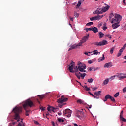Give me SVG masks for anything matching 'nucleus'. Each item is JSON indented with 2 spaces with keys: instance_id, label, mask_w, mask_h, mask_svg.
Returning <instances> with one entry per match:
<instances>
[{
  "instance_id": "36",
  "label": "nucleus",
  "mask_w": 126,
  "mask_h": 126,
  "mask_svg": "<svg viewBox=\"0 0 126 126\" xmlns=\"http://www.w3.org/2000/svg\"><path fill=\"white\" fill-rule=\"evenodd\" d=\"M115 48H116L115 46H113L111 48V50H110V53L111 54H113V53H114V50L115 49Z\"/></svg>"
},
{
  "instance_id": "56",
  "label": "nucleus",
  "mask_w": 126,
  "mask_h": 126,
  "mask_svg": "<svg viewBox=\"0 0 126 126\" xmlns=\"http://www.w3.org/2000/svg\"><path fill=\"white\" fill-rule=\"evenodd\" d=\"M107 28H107V27L104 26V27H103V30H104V31H105V30H107Z\"/></svg>"
},
{
  "instance_id": "8",
  "label": "nucleus",
  "mask_w": 126,
  "mask_h": 126,
  "mask_svg": "<svg viewBox=\"0 0 126 126\" xmlns=\"http://www.w3.org/2000/svg\"><path fill=\"white\" fill-rule=\"evenodd\" d=\"M74 63H75L74 62H73V61H72L70 63V66H69L68 68V69L70 72H71L72 73H74V70H73V69L74 68V65H75Z\"/></svg>"
},
{
  "instance_id": "35",
  "label": "nucleus",
  "mask_w": 126,
  "mask_h": 126,
  "mask_svg": "<svg viewBox=\"0 0 126 126\" xmlns=\"http://www.w3.org/2000/svg\"><path fill=\"white\" fill-rule=\"evenodd\" d=\"M91 25H93V22H89L86 24L87 26H90Z\"/></svg>"
},
{
  "instance_id": "17",
  "label": "nucleus",
  "mask_w": 126,
  "mask_h": 126,
  "mask_svg": "<svg viewBox=\"0 0 126 126\" xmlns=\"http://www.w3.org/2000/svg\"><path fill=\"white\" fill-rule=\"evenodd\" d=\"M92 31H93L94 34L98 33V28L94 27V28H92Z\"/></svg>"
},
{
  "instance_id": "33",
  "label": "nucleus",
  "mask_w": 126,
  "mask_h": 126,
  "mask_svg": "<svg viewBox=\"0 0 126 126\" xmlns=\"http://www.w3.org/2000/svg\"><path fill=\"white\" fill-rule=\"evenodd\" d=\"M83 87L85 88V90H86V91H89L90 90V88H88V87H87V86L86 85L83 86Z\"/></svg>"
},
{
  "instance_id": "14",
  "label": "nucleus",
  "mask_w": 126,
  "mask_h": 126,
  "mask_svg": "<svg viewBox=\"0 0 126 126\" xmlns=\"http://www.w3.org/2000/svg\"><path fill=\"white\" fill-rule=\"evenodd\" d=\"M119 23H114L112 25V27L113 28V29H116V28H118V27L120 26V24H119Z\"/></svg>"
},
{
  "instance_id": "62",
  "label": "nucleus",
  "mask_w": 126,
  "mask_h": 126,
  "mask_svg": "<svg viewBox=\"0 0 126 126\" xmlns=\"http://www.w3.org/2000/svg\"><path fill=\"white\" fill-rule=\"evenodd\" d=\"M73 48L71 46L70 48L69 49L68 51H71V50H73Z\"/></svg>"
},
{
  "instance_id": "41",
  "label": "nucleus",
  "mask_w": 126,
  "mask_h": 126,
  "mask_svg": "<svg viewBox=\"0 0 126 126\" xmlns=\"http://www.w3.org/2000/svg\"><path fill=\"white\" fill-rule=\"evenodd\" d=\"M26 116H29V114H28V113H29V112H30V110H27V109H26Z\"/></svg>"
},
{
  "instance_id": "48",
  "label": "nucleus",
  "mask_w": 126,
  "mask_h": 126,
  "mask_svg": "<svg viewBox=\"0 0 126 126\" xmlns=\"http://www.w3.org/2000/svg\"><path fill=\"white\" fill-rule=\"evenodd\" d=\"M86 75V73H83V74H81V77L84 78V77H85V76Z\"/></svg>"
},
{
  "instance_id": "20",
  "label": "nucleus",
  "mask_w": 126,
  "mask_h": 126,
  "mask_svg": "<svg viewBox=\"0 0 126 126\" xmlns=\"http://www.w3.org/2000/svg\"><path fill=\"white\" fill-rule=\"evenodd\" d=\"M109 83V79L107 78L104 80L103 83H102V86H104L105 85H107Z\"/></svg>"
},
{
  "instance_id": "5",
  "label": "nucleus",
  "mask_w": 126,
  "mask_h": 126,
  "mask_svg": "<svg viewBox=\"0 0 126 126\" xmlns=\"http://www.w3.org/2000/svg\"><path fill=\"white\" fill-rule=\"evenodd\" d=\"M108 44V41L106 40H103L100 42H96L94 43V46H104Z\"/></svg>"
},
{
  "instance_id": "26",
  "label": "nucleus",
  "mask_w": 126,
  "mask_h": 126,
  "mask_svg": "<svg viewBox=\"0 0 126 126\" xmlns=\"http://www.w3.org/2000/svg\"><path fill=\"white\" fill-rule=\"evenodd\" d=\"M99 39H102L104 37V34L102 32H99Z\"/></svg>"
},
{
  "instance_id": "57",
  "label": "nucleus",
  "mask_w": 126,
  "mask_h": 126,
  "mask_svg": "<svg viewBox=\"0 0 126 126\" xmlns=\"http://www.w3.org/2000/svg\"><path fill=\"white\" fill-rule=\"evenodd\" d=\"M88 63H89V64H91V63H92V61L89 60L88 61Z\"/></svg>"
},
{
  "instance_id": "29",
  "label": "nucleus",
  "mask_w": 126,
  "mask_h": 126,
  "mask_svg": "<svg viewBox=\"0 0 126 126\" xmlns=\"http://www.w3.org/2000/svg\"><path fill=\"white\" fill-rule=\"evenodd\" d=\"M38 96L39 97V99H40V100H42V99L45 98V97L46 96V94H42L41 95H38Z\"/></svg>"
},
{
  "instance_id": "24",
  "label": "nucleus",
  "mask_w": 126,
  "mask_h": 126,
  "mask_svg": "<svg viewBox=\"0 0 126 126\" xmlns=\"http://www.w3.org/2000/svg\"><path fill=\"white\" fill-rule=\"evenodd\" d=\"M82 1V0H80L79 1H78V3L76 5V8H78L79 7H80V6L81 5Z\"/></svg>"
},
{
  "instance_id": "43",
  "label": "nucleus",
  "mask_w": 126,
  "mask_h": 126,
  "mask_svg": "<svg viewBox=\"0 0 126 126\" xmlns=\"http://www.w3.org/2000/svg\"><path fill=\"white\" fill-rule=\"evenodd\" d=\"M91 96H93V98H94V99H99V97H97L96 96L94 95V94H91Z\"/></svg>"
},
{
  "instance_id": "39",
  "label": "nucleus",
  "mask_w": 126,
  "mask_h": 126,
  "mask_svg": "<svg viewBox=\"0 0 126 126\" xmlns=\"http://www.w3.org/2000/svg\"><path fill=\"white\" fill-rule=\"evenodd\" d=\"M112 102H116V100H115V98L114 97H112V96H110V98H109Z\"/></svg>"
},
{
  "instance_id": "46",
  "label": "nucleus",
  "mask_w": 126,
  "mask_h": 126,
  "mask_svg": "<svg viewBox=\"0 0 126 126\" xmlns=\"http://www.w3.org/2000/svg\"><path fill=\"white\" fill-rule=\"evenodd\" d=\"M114 17V13H111L109 16V19H111L112 17Z\"/></svg>"
},
{
  "instance_id": "28",
  "label": "nucleus",
  "mask_w": 126,
  "mask_h": 126,
  "mask_svg": "<svg viewBox=\"0 0 126 126\" xmlns=\"http://www.w3.org/2000/svg\"><path fill=\"white\" fill-rule=\"evenodd\" d=\"M93 52V54L94 55H98V54H100V52H98V50H94Z\"/></svg>"
},
{
  "instance_id": "21",
  "label": "nucleus",
  "mask_w": 126,
  "mask_h": 126,
  "mask_svg": "<svg viewBox=\"0 0 126 126\" xmlns=\"http://www.w3.org/2000/svg\"><path fill=\"white\" fill-rule=\"evenodd\" d=\"M77 114H81L82 115H83L84 112L81 111H79V110H78L77 111V114L76 115V117H77L78 118H80V115Z\"/></svg>"
},
{
  "instance_id": "42",
  "label": "nucleus",
  "mask_w": 126,
  "mask_h": 126,
  "mask_svg": "<svg viewBox=\"0 0 126 126\" xmlns=\"http://www.w3.org/2000/svg\"><path fill=\"white\" fill-rule=\"evenodd\" d=\"M73 49H76L77 47V44H74L71 46Z\"/></svg>"
},
{
  "instance_id": "44",
  "label": "nucleus",
  "mask_w": 126,
  "mask_h": 126,
  "mask_svg": "<svg viewBox=\"0 0 126 126\" xmlns=\"http://www.w3.org/2000/svg\"><path fill=\"white\" fill-rule=\"evenodd\" d=\"M86 32H88V31H92V28H87L86 29Z\"/></svg>"
},
{
  "instance_id": "13",
  "label": "nucleus",
  "mask_w": 126,
  "mask_h": 126,
  "mask_svg": "<svg viewBox=\"0 0 126 126\" xmlns=\"http://www.w3.org/2000/svg\"><path fill=\"white\" fill-rule=\"evenodd\" d=\"M112 66H113V65H112V62H108L104 65V67L106 68H109V67H112Z\"/></svg>"
},
{
  "instance_id": "16",
  "label": "nucleus",
  "mask_w": 126,
  "mask_h": 126,
  "mask_svg": "<svg viewBox=\"0 0 126 126\" xmlns=\"http://www.w3.org/2000/svg\"><path fill=\"white\" fill-rule=\"evenodd\" d=\"M88 37H89V35L84 36L81 41L82 42V43H85V42L88 40Z\"/></svg>"
},
{
  "instance_id": "45",
  "label": "nucleus",
  "mask_w": 126,
  "mask_h": 126,
  "mask_svg": "<svg viewBox=\"0 0 126 126\" xmlns=\"http://www.w3.org/2000/svg\"><path fill=\"white\" fill-rule=\"evenodd\" d=\"M119 94H120V93H119V92L116 93V94H114V97H115V98H117V97H118Z\"/></svg>"
},
{
  "instance_id": "53",
  "label": "nucleus",
  "mask_w": 126,
  "mask_h": 126,
  "mask_svg": "<svg viewBox=\"0 0 126 126\" xmlns=\"http://www.w3.org/2000/svg\"><path fill=\"white\" fill-rule=\"evenodd\" d=\"M91 107H92L91 105L87 106V109H91Z\"/></svg>"
},
{
  "instance_id": "47",
  "label": "nucleus",
  "mask_w": 126,
  "mask_h": 126,
  "mask_svg": "<svg viewBox=\"0 0 126 126\" xmlns=\"http://www.w3.org/2000/svg\"><path fill=\"white\" fill-rule=\"evenodd\" d=\"M105 36L107 37L109 39H112V35H111L110 34L106 35H105Z\"/></svg>"
},
{
  "instance_id": "2",
  "label": "nucleus",
  "mask_w": 126,
  "mask_h": 126,
  "mask_svg": "<svg viewBox=\"0 0 126 126\" xmlns=\"http://www.w3.org/2000/svg\"><path fill=\"white\" fill-rule=\"evenodd\" d=\"M23 107L25 111L28 107L30 108H32V107H35V104L34 102L31 100L30 99H27L23 104Z\"/></svg>"
},
{
  "instance_id": "3",
  "label": "nucleus",
  "mask_w": 126,
  "mask_h": 126,
  "mask_svg": "<svg viewBox=\"0 0 126 126\" xmlns=\"http://www.w3.org/2000/svg\"><path fill=\"white\" fill-rule=\"evenodd\" d=\"M78 69L80 72H86L85 69H86V65L85 64L82 63L81 62L79 61L77 64Z\"/></svg>"
},
{
  "instance_id": "19",
  "label": "nucleus",
  "mask_w": 126,
  "mask_h": 126,
  "mask_svg": "<svg viewBox=\"0 0 126 126\" xmlns=\"http://www.w3.org/2000/svg\"><path fill=\"white\" fill-rule=\"evenodd\" d=\"M96 14H102V10L100 8H98L95 11Z\"/></svg>"
},
{
  "instance_id": "64",
  "label": "nucleus",
  "mask_w": 126,
  "mask_h": 126,
  "mask_svg": "<svg viewBox=\"0 0 126 126\" xmlns=\"http://www.w3.org/2000/svg\"><path fill=\"white\" fill-rule=\"evenodd\" d=\"M123 59H125V60H126V55L124 56Z\"/></svg>"
},
{
  "instance_id": "25",
  "label": "nucleus",
  "mask_w": 126,
  "mask_h": 126,
  "mask_svg": "<svg viewBox=\"0 0 126 126\" xmlns=\"http://www.w3.org/2000/svg\"><path fill=\"white\" fill-rule=\"evenodd\" d=\"M75 75L76 76H77L78 79H80V75H81V73H80V72H79L78 73H76Z\"/></svg>"
},
{
  "instance_id": "50",
  "label": "nucleus",
  "mask_w": 126,
  "mask_h": 126,
  "mask_svg": "<svg viewBox=\"0 0 126 126\" xmlns=\"http://www.w3.org/2000/svg\"><path fill=\"white\" fill-rule=\"evenodd\" d=\"M40 109H41L42 112H44V111H45V110H46V107H43L42 108V107H40Z\"/></svg>"
},
{
  "instance_id": "23",
  "label": "nucleus",
  "mask_w": 126,
  "mask_h": 126,
  "mask_svg": "<svg viewBox=\"0 0 126 126\" xmlns=\"http://www.w3.org/2000/svg\"><path fill=\"white\" fill-rule=\"evenodd\" d=\"M105 60V55H102V57H100L98 59V62H102V61H104Z\"/></svg>"
},
{
  "instance_id": "51",
  "label": "nucleus",
  "mask_w": 126,
  "mask_h": 126,
  "mask_svg": "<svg viewBox=\"0 0 126 126\" xmlns=\"http://www.w3.org/2000/svg\"><path fill=\"white\" fill-rule=\"evenodd\" d=\"M75 17H78L79 16V14L76 12H75Z\"/></svg>"
},
{
  "instance_id": "37",
  "label": "nucleus",
  "mask_w": 126,
  "mask_h": 126,
  "mask_svg": "<svg viewBox=\"0 0 126 126\" xmlns=\"http://www.w3.org/2000/svg\"><path fill=\"white\" fill-rule=\"evenodd\" d=\"M88 82H89V83H92L93 82V79L92 78L88 79Z\"/></svg>"
},
{
  "instance_id": "15",
  "label": "nucleus",
  "mask_w": 126,
  "mask_h": 126,
  "mask_svg": "<svg viewBox=\"0 0 126 126\" xmlns=\"http://www.w3.org/2000/svg\"><path fill=\"white\" fill-rule=\"evenodd\" d=\"M47 110L48 112H51V111H52V112L55 113V110H56V109L54 107L48 106L47 107Z\"/></svg>"
},
{
  "instance_id": "58",
  "label": "nucleus",
  "mask_w": 126,
  "mask_h": 126,
  "mask_svg": "<svg viewBox=\"0 0 126 126\" xmlns=\"http://www.w3.org/2000/svg\"><path fill=\"white\" fill-rule=\"evenodd\" d=\"M123 77H124V78H126V74L123 73Z\"/></svg>"
},
{
  "instance_id": "11",
  "label": "nucleus",
  "mask_w": 126,
  "mask_h": 126,
  "mask_svg": "<svg viewBox=\"0 0 126 126\" xmlns=\"http://www.w3.org/2000/svg\"><path fill=\"white\" fill-rule=\"evenodd\" d=\"M110 8V6L107 5L105 7L101 8V12L103 13V12H106V11L109 10V9Z\"/></svg>"
},
{
  "instance_id": "18",
  "label": "nucleus",
  "mask_w": 126,
  "mask_h": 126,
  "mask_svg": "<svg viewBox=\"0 0 126 126\" xmlns=\"http://www.w3.org/2000/svg\"><path fill=\"white\" fill-rule=\"evenodd\" d=\"M101 92H102L101 91H99L98 92H96L94 93V95H95V97L96 98H99V96L101 95Z\"/></svg>"
},
{
  "instance_id": "55",
  "label": "nucleus",
  "mask_w": 126,
  "mask_h": 126,
  "mask_svg": "<svg viewBox=\"0 0 126 126\" xmlns=\"http://www.w3.org/2000/svg\"><path fill=\"white\" fill-rule=\"evenodd\" d=\"M88 69L89 71H91L92 70V69H93V68H92V67H89L88 68Z\"/></svg>"
},
{
  "instance_id": "1",
  "label": "nucleus",
  "mask_w": 126,
  "mask_h": 126,
  "mask_svg": "<svg viewBox=\"0 0 126 126\" xmlns=\"http://www.w3.org/2000/svg\"><path fill=\"white\" fill-rule=\"evenodd\" d=\"M13 113L15 114V118L14 119L19 122L18 125V126H25V125L23 123V119H21L20 121V116H19V114L22 112V108L21 107H17L16 106L12 110Z\"/></svg>"
},
{
  "instance_id": "31",
  "label": "nucleus",
  "mask_w": 126,
  "mask_h": 126,
  "mask_svg": "<svg viewBox=\"0 0 126 126\" xmlns=\"http://www.w3.org/2000/svg\"><path fill=\"white\" fill-rule=\"evenodd\" d=\"M74 72H76V73H78V70H78V66H76V67L74 68Z\"/></svg>"
},
{
  "instance_id": "4",
  "label": "nucleus",
  "mask_w": 126,
  "mask_h": 126,
  "mask_svg": "<svg viewBox=\"0 0 126 126\" xmlns=\"http://www.w3.org/2000/svg\"><path fill=\"white\" fill-rule=\"evenodd\" d=\"M122 16L119 14H116L115 15V18L112 19L111 23H120V21L122 20Z\"/></svg>"
},
{
  "instance_id": "30",
  "label": "nucleus",
  "mask_w": 126,
  "mask_h": 126,
  "mask_svg": "<svg viewBox=\"0 0 126 126\" xmlns=\"http://www.w3.org/2000/svg\"><path fill=\"white\" fill-rule=\"evenodd\" d=\"M115 77H116V75H114V76H111L108 79H109V80H110L111 81H112V80H113V79H114Z\"/></svg>"
},
{
  "instance_id": "40",
  "label": "nucleus",
  "mask_w": 126,
  "mask_h": 126,
  "mask_svg": "<svg viewBox=\"0 0 126 126\" xmlns=\"http://www.w3.org/2000/svg\"><path fill=\"white\" fill-rule=\"evenodd\" d=\"M15 124H16V122H12L9 124L8 126H15Z\"/></svg>"
},
{
  "instance_id": "34",
  "label": "nucleus",
  "mask_w": 126,
  "mask_h": 126,
  "mask_svg": "<svg viewBox=\"0 0 126 126\" xmlns=\"http://www.w3.org/2000/svg\"><path fill=\"white\" fill-rule=\"evenodd\" d=\"M105 98L106 100H108V99H110L111 98V95L110 94H107L105 96Z\"/></svg>"
},
{
  "instance_id": "60",
  "label": "nucleus",
  "mask_w": 126,
  "mask_h": 126,
  "mask_svg": "<svg viewBox=\"0 0 126 126\" xmlns=\"http://www.w3.org/2000/svg\"><path fill=\"white\" fill-rule=\"evenodd\" d=\"M69 18H70L71 21H73V18H72L71 17H70Z\"/></svg>"
},
{
  "instance_id": "63",
  "label": "nucleus",
  "mask_w": 126,
  "mask_h": 126,
  "mask_svg": "<svg viewBox=\"0 0 126 126\" xmlns=\"http://www.w3.org/2000/svg\"><path fill=\"white\" fill-rule=\"evenodd\" d=\"M84 54H85V55H87V56H88V55H89V54H88V52H85V53H84Z\"/></svg>"
},
{
  "instance_id": "7",
  "label": "nucleus",
  "mask_w": 126,
  "mask_h": 126,
  "mask_svg": "<svg viewBox=\"0 0 126 126\" xmlns=\"http://www.w3.org/2000/svg\"><path fill=\"white\" fill-rule=\"evenodd\" d=\"M63 115L68 117V118H70L71 117V110L69 109H67L63 111Z\"/></svg>"
},
{
  "instance_id": "32",
  "label": "nucleus",
  "mask_w": 126,
  "mask_h": 126,
  "mask_svg": "<svg viewBox=\"0 0 126 126\" xmlns=\"http://www.w3.org/2000/svg\"><path fill=\"white\" fill-rule=\"evenodd\" d=\"M58 121L59 123H63L64 122V120L61 118H58Z\"/></svg>"
},
{
  "instance_id": "59",
  "label": "nucleus",
  "mask_w": 126,
  "mask_h": 126,
  "mask_svg": "<svg viewBox=\"0 0 126 126\" xmlns=\"http://www.w3.org/2000/svg\"><path fill=\"white\" fill-rule=\"evenodd\" d=\"M51 123H52V125H53V126H55V122H54V121H52V122H51Z\"/></svg>"
},
{
  "instance_id": "54",
  "label": "nucleus",
  "mask_w": 126,
  "mask_h": 126,
  "mask_svg": "<svg viewBox=\"0 0 126 126\" xmlns=\"http://www.w3.org/2000/svg\"><path fill=\"white\" fill-rule=\"evenodd\" d=\"M123 5H126V0H123Z\"/></svg>"
},
{
  "instance_id": "9",
  "label": "nucleus",
  "mask_w": 126,
  "mask_h": 126,
  "mask_svg": "<svg viewBox=\"0 0 126 126\" xmlns=\"http://www.w3.org/2000/svg\"><path fill=\"white\" fill-rule=\"evenodd\" d=\"M104 15H98L96 16L93 17L92 18H90V19L91 20V21H93L94 20H100V19H102L103 18V17Z\"/></svg>"
},
{
  "instance_id": "38",
  "label": "nucleus",
  "mask_w": 126,
  "mask_h": 126,
  "mask_svg": "<svg viewBox=\"0 0 126 126\" xmlns=\"http://www.w3.org/2000/svg\"><path fill=\"white\" fill-rule=\"evenodd\" d=\"M83 44V42H82V41L81 40L80 42H79L78 44H77V46L79 47L81 46Z\"/></svg>"
},
{
  "instance_id": "52",
  "label": "nucleus",
  "mask_w": 126,
  "mask_h": 126,
  "mask_svg": "<svg viewBox=\"0 0 126 126\" xmlns=\"http://www.w3.org/2000/svg\"><path fill=\"white\" fill-rule=\"evenodd\" d=\"M93 91H95V90H97V89H98V88L97 87H94V88H92Z\"/></svg>"
},
{
  "instance_id": "27",
  "label": "nucleus",
  "mask_w": 126,
  "mask_h": 126,
  "mask_svg": "<svg viewBox=\"0 0 126 126\" xmlns=\"http://www.w3.org/2000/svg\"><path fill=\"white\" fill-rule=\"evenodd\" d=\"M77 103H78V104H84V101L80 99L77 101Z\"/></svg>"
},
{
  "instance_id": "22",
  "label": "nucleus",
  "mask_w": 126,
  "mask_h": 126,
  "mask_svg": "<svg viewBox=\"0 0 126 126\" xmlns=\"http://www.w3.org/2000/svg\"><path fill=\"white\" fill-rule=\"evenodd\" d=\"M123 52H124V50L120 49L118 52L117 57L118 58H119V57H121V56H122V53H123Z\"/></svg>"
},
{
  "instance_id": "49",
  "label": "nucleus",
  "mask_w": 126,
  "mask_h": 126,
  "mask_svg": "<svg viewBox=\"0 0 126 126\" xmlns=\"http://www.w3.org/2000/svg\"><path fill=\"white\" fill-rule=\"evenodd\" d=\"M123 93H126V87L123 89Z\"/></svg>"
},
{
  "instance_id": "61",
  "label": "nucleus",
  "mask_w": 126,
  "mask_h": 126,
  "mask_svg": "<svg viewBox=\"0 0 126 126\" xmlns=\"http://www.w3.org/2000/svg\"><path fill=\"white\" fill-rule=\"evenodd\" d=\"M34 123H35L36 125H39V122H38V121H35V122H34Z\"/></svg>"
},
{
  "instance_id": "12",
  "label": "nucleus",
  "mask_w": 126,
  "mask_h": 126,
  "mask_svg": "<svg viewBox=\"0 0 126 126\" xmlns=\"http://www.w3.org/2000/svg\"><path fill=\"white\" fill-rule=\"evenodd\" d=\"M123 113H124V111L122 110L120 114V119L121 121H122V122H126V119L124 118V117H123Z\"/></svg>"
},
{
  "instance_id": "6",
  "label": "nucleus",
  "mask_w": 126,
  "mask_h": 126,
  "mask_svg": "<svg viewBox=\"0 0 126 126\" xmlns=\"http://www.w3.org/2000/svg\"><path fill=\"white\" fill-rule=\"evenodd\" d=\"M68 99L64 97V95L61 96V97L58 99L57 102L58 104H63L64 102H66Z\"/></svg>"
},
{
  "instance_id": "10",
  "label": "nucleus",
  "mask_w": 126,
  "mask_h": 126,
  "mask_svg": "<svg viewBox=\"0 0 126 126\" xmlns=\"http://www.w3.org/2000/svg\"><path fill=\"white\" fill-rule=\"evenodd\" d=\"M116 77H118L119 80H122V79H124V73H118L116 75Z\"/></svg>"
}]
</instances>
